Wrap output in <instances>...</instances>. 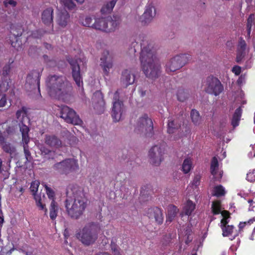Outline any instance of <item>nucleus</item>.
I'll use <instances>...</instances> for the list:
<instances>
[{"label": "nucleus", "mask_w": 255, "mask_h": 255, "mask_svg": "<svg viewBox=\"0 0 255 255\" xmlns=\"http://www.w3.org/2000/svg\"><path fill=\"white\" fill-rule=\"evenodd\" d=\"M19 126L20 131L22 134L23 142L28 143L29 142V137L28 136L29 128L23 124V121H20Z\"/></svg>", "instance_id": "nucleus-27"}, {"label": "nucleus", "mask_w": 255, "mask_h": 255, "mask_svg": "<svg viewBox=\"0 0 255 255\" xmlns=\"http://www.w3.org/2000/svg\"><path fill=\"white\" fill-rule=\"evenodd\" d=\"M177 211L178 209L176 207L173 205L170 206L168 210L166 222H171L176 216Z\"/></svg>", "instance_id": "nucleus-32"}, {"label": "nucleus", "mask_w": 255, "mask_h": 255, "mask_svg": "<svg viewBox=\"0 0 255 255\" xmlns=\"http://www.w3.org/2000/svg\"><path fill=\"white\" fill-rule=\"evenodd\" d=\"M45 31L42 29H38L32 32V36L35 38H40L45 34Z\"/></svg>", "instance_id": "nucleus-57"}, {"label": "nucleus", "mask_w": 255, "mask_h": 255, "mask_svg": "<svg viewBox=\"0 0 255 255\" xmlns=\"http://www.w3.org/2000/svg\"><path fill=\"white\" fill-rule=\"evenodd\" d=\"M195 206V204L192 201L188 200L183 208V212L186 215H191L194 210Z\"/></svg>", "instance_id": "nucleus-33"}, {"label": "nucleus", "mask_w": 255, "mask_h": 255, "mask_svg": "<svg viewBox=\"0 0 255 255\" xmlns=\"http://www.w3.org/2000/svg\"><path fill=\"white\" fill-rule=\"evenodd\" d=\"M150 199V196L147 190H146L144 187H142L140 190V196L139 199L141 202H145Z\"/></svg>", "instance_id": "nucleus-40"}, {"label": "nucleus", "mask_w": 255, "mask_h": 255, "mask_svg": "<svg viewBox=\"0 0 255 255\" xmlns=\"http://www.w3.org/2000/svg\"><path fill=\"white\" fill-rule=\"evenodd\" d=\"M219 163L217 158L216 157H213L211 163V172L213 176L216 174V171L218 169Z\"/></svg>", "instance_id": "nucleus-43"}, {"label": "nucleus", "mask_w": 255, "mask_h": 255, "mask_svg": "<svg viewBox=\"0 0 255 255\" xmlns=\"http://www.w3.org/2000/svg\"><path fill=\"white\" fill-rule=\"evenodd\" d=\"M66 196L65 204L68 215L72 219L79 218L86 207L87 200L82 189L76 184H69Z\"/></svg>", "instance_id": "nucleus-1"}, {"label": "nucleus", "mask_w": 255, "mask_h": 255, "mask_svg": "<svg viewBox=\"0 0 255 255\" xmlns=\"http://www.w3.org/2000/svg\"><path fill=\"white\" fill-rule=\"evenodd\" d=\"M205 91L215 96L219 95L223 91V86L221 82L216 77L210 76L203 82Z\"/></svg>", "instance_id": "nucleus-8"}, {"label": "nucleus", "mask_w": 255, "mask_h": 255, "mask_svg": "<svg viewBox=\"0 0 255 255\" xmlns=\"http://www.w3.org/2000/svg\"><path fill=\"white\" fill-rule=\"evenodd\" d=\"M135 80V76L134 74L128 70H125L122 72L121 81L122 84L127 87L128 85L133 83Z\"/></svg>", "instance_id": "nucleus-24"}, {"label": "nucleus", "mask_w": 255, "mask_h": 255, "mask_svg": "<svg viewBox=\"0 0 255 255\" xmlns=\"http://www.w3.org/2000/svg\"><path fill=\"white\" fill-rule=\"evenodd\" d=\"M180 127V124L177 120L170 119L168 121L167 132L169 134H172L176 130L178 129Z\"/></svg>", "instance_id": "nucleus-28"}, {"label": "nucleus", "mask_w": 255, "mask_h": 255, "mask_svg": "<svg viewBox=\"0 0 255 255\" xmlns=\"http://www.w3.org/2000/svg\"><path fill=\"white\" fill-rule=\"evenodd\" d=\"M6 4H8L12 6H15L16 5V2L14 0H6Z\"/></svg>", "instance_id": "nucleus-63"}, {"label": "nucleus", "mask_w": 255, "mask_h": 255, "mask_svg": "<svg viewBox=\"0 0 255 255\" xmlns=\"http://www.w3.org/2000/svg\"><path fill=\"white\" fill-rule=\"evenodd\" d=\"M57 23L60 26L64 27L70 21V15L66 10L61 11L58 15Z\"/></svg>", "instance_id": "nucleus-26"}, {"label": "nucleus", "mask_w": 255, "mask_h": 255, "mask_svg": "<svg viewBox=\"0 0 255 255\" xmlns=\"http://www.w3.org/2000/svg\"><path fill=\"white\" fill-rule=\"evenodd\" d=\"M61 3L69 10L74 9L76 6L72 0H60Z\"/></svg>", "instance_id": "nucleus-46"}, {"label": "nucleus", "mask_w": 255, "mask_h": 255, "mask_svg": "<svg viewBox=\"0 0 255 255\" xmlns=\"http://www.w3.org/2000/svg\"><path fill=\"white\" fill-rule=\"evenodd\" d=\"M67 80L65 77L57 75H49L46 81L48 93L51 97H55V92Z\"/></svg>", "instance_id": "nucleus-13"}, {"label": "nucleus", "mask_w": 255, "mask_h": 255, "mask_svg": "<svg viewBox=\"0 0 255 255\" xmlns=\"http://www.w3.org/2000/svg\"><path fill=\"white\" fill-rule=\"evenodd\" d=\"M54 97L61 99L65 102H72L74 100L72 84L67 80L55 92V97Z\"/></svg>", "instance_id": "nucleus-9"}, {"label": "nucleus", "mask_w": 255, "mask_h": 255, "mask_svg": "<svg viewBox=\"0 0 255 255\" xmlns=\"http://www.w3.org/2000/svg\"><path fill=\"white\" fill-rule=\"evenodd\" d=\"M226 193L224 188L221 185L216 186L214 187V196L218 197L224 196Z\"/></svg>", "instance_id": "nucleus-42"}, {"label": "nucleus", "mask_w": 255, "mask_h": 255, "mask_svg": "<svg viewBox=\"0 0 255 255\" xmlns=\"http://www.w3.org/2000/svg\"><path fill=\"white\" fill-rule=\"evenodd\" d=\"M93 19L92 17L87 16L82 22V23L85 26L91 27L94 28V26L93 25L94 22H93Z\"/></svg>", "instance_id": "nucleus-51"}, {"label": "nucleus", "mask_w": 255, "mask_h": 255, "mask_svg": "<svg viewBox=\"0 0 255 255\" xmlns=\"http://www.w3.org/2000/svg\"><path fill=\"white\" fill-rule=\"evenodd\" d=\"M103 22L102 25L98 26L100 30L107 32L114 31L118 28L121 22V17L118 15H114L113 17L108 16L106 17V21H101Z\"/></svg>", "instance_id": "nucleus-14"}, {"label": "nucleus", "mask_w": 255, "mask_h": 255, "mask_svg": "<svg viewBox=\"0 0 255 255\" xmlns=\"http://www.w3.org/2000/svg\"><path fill=\"white\" fill-rule=\"evenodd\" d=\"M67 60L70 66L71 74L76 84L79 87L83 86L82 70L86 67V60L83 57L73 58L69 57Z\"/></svg>", "instance_id": "nucleus-4"}, {"label": "nucleus", "mask_w": 255, "mask_h": 255, "mask_svg": "<svg viewBox=\"0 0 255 255\" xmlns=\"http://www.w3.org/2000/svg\"><path fill=\"white\" fill-rule=\"evenodd\" d=\"M177 96L178 101L183 102L188 98V94L184 90L180 89L177 92Z\"/></svg>", "instance_id": "nucleus-44"}, {"label": "nucleus", "mask_w": 255, "mask_h": 255, "mask_svg": "<svg viewBox=\"0 0 255 255\" xmlns=\"http://www.w3.org/2000/svg\"><path fill=\"white\" fill-rule=\"evenodd\" d=\"M155 7L151 4L147 5L141 17L142 23L144 24L150 23L155 15Z\"/></svg>", "instance_id": "nucleus-21"}, {"label": "nucleus", "mask_w": 255, "mask_h": 255, "mask_svg": "<svg viewBox=\"0 0 255 255\" xmlns=\"http://www.w3.org/2000/svg\"><path fill=\"white\" fill-rule=\"evenodd\" d=\"M146 214L149 219L154 220L158 224H161L163 222V217L160 209L157 207L148 209Z\"/></svg>", "instance_id": "nucleus-19"}, {"label": "nucleus", "mask_w": 255, "mask_h": 255, "mask_svg": "<svg viewBox=\"0 0 255 255\" xmlns=\"http://www.w3.org/2000/svg\"><path fill=\"white\" fill-rule=\"evenodd\" d=\"M199 180L200 177L198 176H195L193 181V184L195 186H198L199 184Z\"/></svg>", "instance_id": "nucleus-61"}, {"label": "nucleus", "mask_w": 255, "mask_h": 255, "mask_svg": "<svg viewBox=\"0 0 255 255\" xmlns=\"http://www.w3.org/2000/svg\"><path fill=\"white\" fill-rule=\"evenodd\" d=\"M41 50V48L40 47L37 46L31 45L28 48V54L29 56L32 58H36L38 57Z\"/></svg>", "instance_id": "nucleus-34"}, {"label": "nucleus", "mask_w": 255, "mask_h": 255, "mask_svg": "<svg viewBox=\"0 0 255 255\" xmlns=\"http://www.w3.org/2000/svg\"><path fill=\"white\" fill-rule=\"evenodd\" d=\"M232 71L236 75H239V66L236 65L233 67Z\"/></svg>", "instance_id": "nucleus-59"}, {"label": "nucleus", "mask_w": 255, "mask_h": 255, "mask_svg": "<svg viewBox=\"0 0 255 255\" xmlns=\"http://www.w3.org/2000/svg\"><path fill=\"white\" fill-rule=\"evenodd\" d=\"M111 250L114 255H122L120 252V248L113 242L111 244Z\"/></svg>", "instance_id": "nucleus-53"}, {"label": "nucleus", "mask_w": 255, "mask_h": 255, "mask_svg": "<svg viewBox=\"0 0 255 255\" xmlns=\"http://www.w3.org/2000/svg\"><path fill=\"white\" fill-rule=\"evenodd\" d=\"M43 45L44 47L48 50H52L53 49L52 45L47 42H44Z\"/></svg>", "instance_id": "nucleus-62"}, {"label": "nucleus", "mask_w": 255, "mask_h": 255, "mask_svg": "<svg viewBox=\"0 0 255 255\" xmlns=\"http://www.w3.org/2000/svg\"><path fill=\"white\" fill-rule=\"evenodd\" d=\"M28 143L23 142V152L26 159L25 163H32L33 161V157L30 151Z\"/></svg>", "instance_id": "nucleus-29"}, {"label": "nucleus", "mask_w": 255, "mask_h": 255, "mask_svg": "<svg viewBox=\"0 0 255 255\" xmlns=\"http://www.w3.org/2000/svg\"><path fill=\"white\" fill-rule=\"evenodd\" d=\"M11 67L10 64L8 63L4 66L2 68L1 75L3 77H6L10 71Z\"/></svg>", "instance_id": "nucleus-56"}, {"label": "nucleus", "mask_w": 255, "mask_h": 255, "mask_svg": "<svg viewBox=\"0 0 255 255\" xmlns=\"http://www.w3.org/2000/svg\"><path fill=\"white\" fill-rule=\"evenodd\" d=\"M134 131L140 135L152 137L154 135L153 125L152 120L144 114L136 123Z\"/></svg>", "instance_id": "nucleus-5"}, {"label": "nucleus", "mask_w": 255, "mask_h": 255, "mask_svg": "<svg viewBox=\"0 0 255 255\" xmlns=\"http://www.w3.org/2000/svg\"><path fill=\"white\" fill-rule=\"evenodd\" d=\"M249 53L246 41L240 37V73L242 70L252 67V55Z\"/></svg>", "instance_id": "nucleus-12"}, {"label": "nucleus", "mask_w": 255, "mask_h": 255, "mask_svg": "<svg viewBox=\"0 0 255 255\" xmlns=\"http://www.w3.org/2000/svg\"><path fill=\"white\" fill-rule=\"evenodd\" d=\"M124 111L125 107L123 102L119 100L114 101L111 112L112 117L114 122H119Z\"/></svg>", "instance_id": "nucleus-17"}, {"label": "nucleus", "mask_w": 255, "mask_h": 255, "mask_svg": "<svg viewBox=\"0 0 255 255\" xmlns=\"http://www.w3.org/2000/svg\"><path fill=\"white\" fill-rule=\"evenodd\" d=\"M100 226L98 223L91 222L76 235V238L85 246L94 244L98 237Z\"/></svg>", "instance_id": "nucleus-3"}, {"label": "nucleus", "mask_w": 255, "mask_h": 255, "mask_svg": "<svg viewBox=\"0 0 255 255\" xmlns=\"http://www.w3.org/2000/svg\"><path fill=\"white\" fill-rule=\"evenodd\" d=\"M191 59V56L187 54L177 55L171 58L166 64V70L174 72L185 66Z\"/></svg>", "instance_id": "nucleus-7"}, {"label": "nucleus", "mask_w": 255, "mask_h": 255, "mask_svg": "<svg viewBox=\"0 0 255 255\" xmlns=\"http://www.w3.org/2000/svg\"><path fill=\"white\" fill-rule=\"evenodd\" d=\"M100 66L102 67L105 75L108 76L113 67V61L108 51L104 52L101 58Z\"/></svg>", "instance_id": "nucleus-20"}, {"label": "nucleus", "mask_w": 255, "mask_h": 255, "mask_svg": "<svg viewBox=\"0 0 255 255\" xmlns=\"http://www.w3.org/2000/svg\"><path fill=\"white\" fill-rule=\"evenodd\" d=\"M39 183L37 181L32 182L31 184L30 187V191L32 192V195L34 196V199H35V196H39L36 194V192L38 190V188L39 186Z\"/></svg>", "instance_id": "nucleus-48"}, {"label": "nucleus", "mask_w": 255, "mask_h": 255, "mask_svg": "<svg viewBox=\"0 0 255 255\" xmlns=\"http://www.w3.org/2000/svg\"><path fill=\"white\" fill-rule=\"evenodd\" d=\"M44 142L49 146L55 148H59L62 144L61 140L57 136L53 134L45 135Z\"/></svg>", "instance_id": "nucleus-22"}, {"label": "nucleus", "mask_w": 255, "mask_h": 255, "mask_svg": "<svg viewBox=\"0 0 255 255\" xmlns=\"http://www.w3.org/2000/svg\"><path fill=\"white\" fill-rule=\"evenodd\" d=\"M23 32L21 26L11 25L10 27V33L15 38L20 36Z\"/></svg>", "instance_id": "nucleus-35"}, {"label": "nucleus", "mask_w": 255, "mask_h": 255, "mask_svg": "<svg viewBox=\"0 0 255 255\" xmlns=\"http://www.w3.org/2000/svg\"><path fill=\"white\" fill-rule=\"evenodd\" d=\"M60 116L66 122L73 125H80L82 121L75 111L67 106L62 105L59 108Z\"/></svg>", "instance_id": "nucleus-10"}, {"label": "nucleus", "mask_w": 255, "mask_h": 255, "mask_svg": "<svg viewBox=\"0 0 255 255\" xmlns=\"http://www.w3.org/2000/svg\"><path fill=\"white\" fill-rule=\"evenodd\" d=\"M38 149L40 151V155L45 159H54L55 155L54 151L48 148L43 144H40L37 145Z\"/></svg>", "instance_id": "nucleus-25"}, {"label": "nucleus", "mask_w": 255, "mask_h": 255, "mask_svg": "<svg viewBox=\"0 0 255 255\" xmlns=\"http://www.w3.org/2000/svg\"><path fill=\"white\" fill-rule=\"evenodd\" d=\"M140 61L142 70L145 76L150 79L158 78L161 73V68L153 49V46L147 41L140 43Z\"/></svg>", "instance_id": "nucleus-2"}, {"label": "nucleus", "mask_w": 255, "mask_h": 255, "mask_svg": "<svg viewBox=\"0 0 255 255\" xmlns=\"http://www.w3.org/2000/svg\"><path fill=\"white\" fill-rule=\"evenodd\" d=\"M239 121V107L237 108L233 116L231 124L234 128L238 126Z\"/></svg>", "instance_id": "nucleus-45"}, {"label": "nucleus", "mask_w": 255, "mask_h": 255, "mask_svg": "<svg viewBox=\"0 0 255 255\" xmlns=\"http://www.w3.org/2000/svg\"><path fill=\"white\" fill-rule=\"evenodd\" d=\"M58 210V204L55 202V200L51 201L50 208V217L52 220L56 219L57 216V212Z\"/></svg>", "instance_id": "nucleus-31"}, {"label": "nucleus", "mask_w": 255, "mask_h": 255, "mask_svg": "<svg viewBox=\"0 0 255 255\" xmlns=\"http://www.w3.org/2000/svg\"><path fill=\"white\" fill-rule=\"evenodd\" d=\"M35 200L37 207L39 208L40 210H44L45 212L47 211V209L45 208V204L42 203V199L39 196H35Z\"/></svg>", "instance_id": "nucleus-49"}, {"label": "nucleus", "mask_w": 255, "mask_h": 255, "mask_svg": "<svg viewBox=\"0 0 255 255\" xmlns=\"http://www.w3.org/2000/svg\"><path fill=\"white\" fill-rule=\"evenodd\" d=\"M255 221V218H253L248 220V222H240V229L243 228L246 225H251Z\"/></svg>", "instance_id": "nucleus-58"}, {"label": "nucleus", "mask_w": 255, "mask_h": 255, "mask_svg": "<svg viewBox=\"0 0 255 255\" xmlns=\"http://www.w3.org/2000/svg\"><path fill=\"white\" fill-rule=\"evenodd\" d=\"M190 117L194 125H198L200 124L201 117L199 112L197 110L194 109L192 110L190 113Z\"/></svg>", "instance_id": "nucleus-37"}, {"label": "nucleus", "mask_w": 255, "mask_h": 255, "mask_svg": "<svg viewBox=\"0 0 255 255\" xmlns=\"http://www.w3.org/2000/svg\"><path fill=\"white\" fill-rule=\"evenodd\" d=\"M192 167V161L190 158H185L182 164V170L184 173H188L191 170Z\"/></svg>", "instance_id": "nucleus-39"}, {"label": "nucleus", "mask_w": 255, "mask_h": 255, "mask_svg": "<svg viewBox=\"0 0 255 255\" xmlns=\"http://www.w3.org/2000/svg\"><path fill=\"white\" fill-rule=\"evenodd\" d=\"M246 179L249 182H255V169L250 170L247 174Z\"/></svg>", "instance_id": "nucleus-55"}, {"label": "nucleus", "mask_w": 255, "mask_h": 255, "mask_svg": "<svg viewBox=\"0 0 255 255\" xmlns=\"http://www.w3.org/2000/svg\"><path fill=\"white\" fill-rule=\"evenodd\" d=\"M116 1L113 0L104 5L101 9V12L102 14H106L110 13L115 5Z\"/></svg>", "instance_id": "nucleus-36"}, {"label": "nucleus", "mask_w": 255, "mask_h": 255, "mask_svg": "<svg viewBox=\"0 0 255 255\" xmlns=\"http://www.w3.org/2000/svg\"><path fill=\"white\" fill-rule=\"evenodd\" d=\"M1 145H2V148L4 152L7 153H9L11 155L14 153L16 151L14 146L12 145L9 143L5 142L4 140L3 143H2Z\"/></svg>", "instance_id": "nucleus-38"}, {"label": "nucleus", "mask_w": 255, "mask_h": 255, "mask_svg": "<svg viewBox=\"0 0 255 255\" xmlns=\"http://www.w3.org/2000/svg\"><path fill=\"white\" fill-rule=\"evenodd\" d=\"M42 70H33L27 75L24 88L27 91H32L37 88L40 92V78Z\"/></svg>", "instance_id": "nucleus-11"}, {"label": "nucleus", "mask_w": 255, "mask_h": 255, "mask_svg": "<svg viewBox=\"0 0 255 255\" xmlns=\"http://www.w3.org/2000/svg\"><path fill=\"white\" fill-rule=\"evenodd\" d=\"M45 187L46 189V194L50 199H51L52 201L54 200L55 197V192L50 187H49L46 185H45Z\"/></svg>", "instance_id": "nucleus-54"}, {"label": "nucleus", "mask_w": 255, "mask_h": 255, "mask_svg": "<svg viewBox=\"0 0 255 255\" xmlns=\"http://www.w3.org/2000/svg\"><path fill=\"white\" fill-rule=\"evenodd\" d=\"M56 61L53 59H51L49 62H48L47 65H48L50 67H54L56 65Z\"/></svg>", "instance_id": "nucleus-60"}, {"label": "nucleus", "mask_w": 255, "mask_h": 255, "mask_svg": "<svg viewBox=\"0 0 255 255\" xmlns=\"http://www.w3.org/2000/svg\"><path fill=\"white\" fill-rule=\"evenodd\" d=\"M223 219L221 221V227L223 231V235L224 237L228 236L231 234L233 229V226L227 225L229 221L228 219L230 218V213L228 211L224 210L221 213Z\"/></svg>", "instance_id": "nucleus-18"}, {"label": "nucleus", "mask_w": 255, "mask_h": 255, "mask_svg": "<svg viewBox=\"0 0 255 255\" xmlns=\"http://www.w3.org/2000/svg\"><path fill=\"white\" fill-rule=\"evenodd\" d=\"M255 24V15L253 14V13L249 15V17L247 19V33L246 35V37L248 39H250L251 37V33L252 31V27L253 25Z\"/></svg>", "instance_id": "nucleus-30"}, {"label": "nucleus", "mask_w": 255, "mask_h": 255, "mask_svg": "<svg viewBox=\"0 0 255 255\" xmlns=\"http://www.w3.org/2000/svg\"><path fill=\"white\" fill-rule=\"evenodd\" d=\"M212 211L214 215L219 214L220 213L221 214L222 211L221 212L220 204L215 202H213L212 205Z\"/></svg>", "instance_id": "nucleus-50"}, {"label": "nucleus", "mask_w": 255, "mask_h": 255, "mask_svg": "<svg viewBox=\"0 0 255 255\" xmlns=\"http://www.w3.org/2000/svg\"><path fill=\"white\" fill-rule=\"evenodd\" d=\"M52 168L61 175H66L76 171L79 168L77 162L73 158H67L55 163Z\"/></svg>", "instance_id": "nucleus-6"}, {"label": "nucleus", "mask_w": 255, "mask_h": 255, "mask_svg": "<svg viewBox=\"0 0 255 255\" xmlns=\"http://www.w3.org/2000/svg\"><path fill=\"white\" fill-rule=\"evenodd\" d=\"M43 58L44 62L46 63V64H47L48 62H49V61L51 59L49 58V57H48V55H45V54L43 55Z\"/></svg>", "instance_id": "nucleus-64"}, {"label": "nucleus", "mask_w": 255, "mask_h": 255, "mask_svg": "<svg viewBox=\"0 0 255 255\" xmlns=\"http://www.w3.org/2000/svg\"><path fill=\"white\" fill-rule=\"evenodd\" d=\"M164 149L160 145L153 146L149 151L150 162L155 166H158L163 160Z\"/></svg>", "instance_id": "nucleus-15"}, {"label": "nucleus", "mask_w": 255, "mask_h": 255, "mask_svg": "<svg viewBox=\"0 0 255 255\" xmlns=\"http://www.w3.org/2000/svg\"><path fill=\"white\" fill-rule=\"evenodd\" d=\"M247 103V100L245 98V94L243 90L240 89V117L242 113V108H245V105H246Z\"/></svg>", "instance_id": "nucleus-47"}, {"label": "nucleus", "mask_w": 255, "mask_h": 255, "mask_svg": "<svg viewBox=\"0 0 255 255\" xmlns=\"http://www.w3.org/2000/svg\"><path fill=\"white\" fill-rule=\"evenodd\" d=\"M53 9L48 7L43 11L41 14V20L46 25H50L53 22Z\"/></svg>", "instance_id": "nucleus-23"}, {"label": "nucleus", "mask_w": 255, "mask_h": 255, "mask_svg": "<svg viewBox=\"0 0 255 255\" xmlns=\"http://www.w3.org/2000/svg\"><path fill=\"white\" fill-rule=\"evenodd\" d=\"M27 111L25 107H22L21 109L18 110L16 113V117L17 119H18L20 122L21 121H23V120L25 118L28 119L27 118Z\"/></svg>", "instance_id": "nucleus-41"}, {"label": "nucleus", "mask_w": 255, "mask_h": 255, "mask_svg": "<svg viewBox=\"0 0 255 255\" xmlns=\"http://www.w3.org/2000/svg\"><path fill=\"white\" fill-rule=\"evenodd\" d=\"M94 24H93V25L94 26V28L98 30H100L99 28H98L99 25H102L103 22H101V21H106V17H101L99 18H94Z\"/></svg>", "instance_id": "nucleus-52"}, {"label": "nucleus", "mask_w": 255, "mask_h": 255, "mask_svg": "<svg viewBox=\"0 0 255 255\" xmlns=\"http://www.w3.org/2000/svg\"><path fill=\"white\" fill-rule=\"evenodd\" d=\"M94 109L98 114H103L105 110V102L103 95L100 91H96L92 98Z\"/></svg>", "instance_id": "nucleus-16"}]
</instances>
